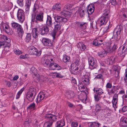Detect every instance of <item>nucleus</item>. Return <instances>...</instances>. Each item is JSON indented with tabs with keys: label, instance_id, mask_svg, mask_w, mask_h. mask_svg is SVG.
Listing matches in <instances>:
<instances>
[{
	"label": "nucleus",
	"instance_id": "obj_1",
	"mask_svg": "<svg viewBox=\"0 0 127 127\" xmlns=\"http://www.w3.org/2000/svg\"><path fill=\"white\" fill-rule=\"evenodd\" d=\"M55 22L54 23V30L58 31L61 28V26L63 24L67 22V19L65 17L58 16H56L55 17Z\"/></svg>",
	"mask_w": 127,
	"mask_h": 127
},
{
	"label": "nucleus",
	"instance_id": "obj_2",
	"mask_svg": "<svg viewBox=\"0 0 127 127\" xmlns=\"http://www.w3.org/2000/svg\"><path fill=\"white\" fill-rule=\"evenodd\" d=\"M10 41V39L6 36L0 35V47H5V49L7 47L8 48Z\"/></svg>",
	"mask_w": 127,
	"mask_h": 127
},
{
	"label": "nucleus",
	"instance_id": "obj_3",
	"mask_svg": "<svg viewBox=\"0 0 127 127\" xmlns=\"http://www.w3.org/2000/svg\"><path fill=\"white\" fill-rule=\"evenodd\" d=\"M45 118L49 120L47 121L44 123L43 127H51L52 126L53 122L56 121L57 119L56 116L51 114H46Z\"/></svg>",
	"mask_w": 127,
	"mask_h": 127
},
{
	"label": "nucleus",
	"instance_id": "obj_4",
	"mask_svg": "<svg viewBox=\"0 0 127 127\" xmlns=\"http://www.w3.org/2000/svg\"><path fill=\"white\" fill-rule=\"evenodd\" d=\"M108 14L109 13L106 11L100 18L99 21L100 26L106 24L109 21V17L108 15Z\"/></svg>",
	"mask_w": 127,
	"mask_h": 127
},
{
	"label": "nucleus",
	"instance_id": "obj_5",
	"mask_svg": "<svg viewBox=\"0 0 127 127\" xmlns=\"http://www.w3.org/2000/svg\"><path fill=\"white\" fill-rule=\"evenodd\" d=\"M122 30L121 26L120 25H118L117 26L113 32V35L112 38L117 39L118 38V37H120Z\"/></svg>",
	"mask_w": 127,
	"mask_h": 127
},
{
	"label": "nucleus",
	"instance_id": "obj_6",
	"mask_svg": "<svg viewBox=\"0 0 127 127\" xmlns=\"http://www.w3.org/2000/svg\"><path fill=\"white\" fill-rule=\"evenodd\" d=\"M43 12H40L39 14H37L36 17L35 16L34 19H33L31 18V23H33L34 22L37 23L39 22L43 21Z\"/></svg>",
	"mask_w": 127,
	"mask_h": 127
},
{
	"label": "nucleus",
	"instance_id": "obj_7",
	"mask_svg": "<svg viewBox=\"0 0 127 127\" xmlns=\"http://www.w3.org/2000/svg\"><path fill=\"white\" fill-rule=\"evenodd\" d=\"M17 16L19 22L21 23H23L25 20V15L23 11L21 9H19L17 13Z\"/></svg>",
	"mask_w": 127,
	"mask_h": 127
},
{
	"label": "nucleus",
	"instance_id": "obj_8",
	"mask_svg": "<svg viewBox=\"0 0 127 127\" xmlns=\"http://www.w3.org/2000/svg\"><path fill=\"white\" fill-rule=\"evenodd\" d=\"M127 54V46H124L122 50L119 49L118 51V55L123 59L125 56Z\"/></svg>",
	"mask_w": 127,
	"mask_h": 127
},
{
	"label": "nucleus",
	"instance_id": "obj_9",
	"mask_svg": "<svg viewBox=\"0 0 127 127\" xmlns=\"http://www.w3.org/2000/svg\"><path fill=\"white\" fill-rule=\"evenodd\" d=\"M29 51L31 54L35 56H39L41 53L40 51H38L33 46L30 47Z\"/></svg>",
	"mask_w": 127,
	"mask_h": 127
},
{
	"label": "nucleus",
	"instance_id": "obj_10",
	"mask_svg": "<svg viewBox=\"0 0 127 127\" xmlns=\"http://www.w3.org/2000/svg\"><path fill=\"white\" fill-rule=\"evenodd\" d=\"M89 65L93 67L94 69L97 67L96 61L95 59L92 57H90L88 59Z\"/></svg>",
	"mask_w": 127,
	"mask_h": 127
},
{
	"label": "nucleus",
	"instance_id": "obj_11",
	"mask_svg": "<svg viewBox=\"0 0 127 127\" xmlns=\"http://www.w3.org/2000/svg\"><path fill=\"white\" fill-rule=\"evenodd\" d=\"M42 42L45 46H51L52 45V42L49 39L45 38H43Z\"/></svg>",
	"mask_w": 127,
	"mask_h": 127
},
{
	"label": "nucleus",
	"instance_id": "obj_12",
	"mask_svg": "<svg viewBox=\"0 0 127 127\" xmlns=\"http://www.w3.org/2000/svg\"><path fill=\"white\" fill-rule=\"evenodd\" d=\"M50 28L49 26H46L40 29V31L41 34L43 35L47 34L49 32Z\"/></svg>",
	"mask_w": 127,
	"mask_h": 127
},
{
	"label": "nucleus",
	"instance_id": "obj_13",
	"mask_svg": "<svg viewBox=\"0 0 127 127\" xmlns=\"http://www.w3.org/2000/svg\"><path fill=\"white\" fill-rule=\"evenodd\" d=\"M120 44V42L119 41L117 40L115 42L114 45L112 47H109V49L110 52L114 51L118 48V46Z\"/></svg>",
	"mask_w": 127,
	"mask_h": 127
},
{
	"label": "nucleus",
	"instance_id": "obj_14",
	"mask_svg": "<svg viewBox=\"0 0 127 127\" xmlns=\"http://www.w3.org/2000/svg\"><path fill=\"white\" fill-rule=\"evenodd\" d=\"M39 8L38 5L36 3L34 5V7L33 10V13L32 14V18L33 19H34L35 16H36L38 11V9Z\"/></svg>",
	"mask_w": 127,
	"mask_h": 127
},
{
	"label": "nucleus",
	"instance_id": "obj_15",
	"mask_svg": "<svg viewBox=\"0 0 127 127\" xmlns=\"http://www.w3.org/2000/svg\"><path fill=\"white\" fill-rule=\"evenodd\" d=\"M26 96L27 99L31 102L32 101L34 100L35 96L33 94L28 92L27 93Z\"/></svg>",
	"mask_w": 127,
	"mask_h": 127
},
{
	"label": "nucleus",
	"instance_id": "obj_16",
	"mask_svg": "<svg viewBox=\"0 0 127 127\" xmlns=\"http://www.w3.org/2000/svg\"><path fill=\"white\" fill-rule=\"evenodd\" d=\"M32 37L35 39L37 38L39 35V32L36 28L32 29Z\"/></svg>",
	"mask_w": 127,
	"mask_h": 127
},
{
	"label": "nucleus",
	"instance_id": "obj_17",
	"mask_svg": "<svg viewBox=\"0 0 127 127\" xmlns=\"http://www.w3.org/2000/svg\"><path fill=\"white\" fill-rule=\"evenodd\" d=\"M89 76L88 75H85L82 77V81L86 85H88L89 84Z\"/></svg>",
	"mask_w": 127,
	"mask_h": 127
},
{
	"label": "nucleus",
	"instance_id": "obj_18",
	"mask_svg": "<svg viewBox=\"0 0 127 127\" xmlns=\"http://www.w3.org/2000/svg\"><path fill=\"white\" fill-rule=\"evenodd\" d=\"M47 97V96H45V95L43 93H40L37 97V102L39 103L44 98L46 99Z\"/></svg>",
	"mask_w": 127,
	"mask_h": 127
},
{
	"label": "nucleus",
	"instance_id": "obj_19",
	"mask_svg": "<svg viewBox=\"0 0 127 127\" xmlns=\"http://www.w3.org/2000/svg\"><path fill=\"white\" fill-rule=\"evenodd\" d=\"M77 47L80 50L82 51L85 50L86 49V46L82 42H80L78 43Z\"/></svg>",
	"mask_w": 127,
	"mask_h": 127
},
{
	"label": "nucleus",
	"instance_id": "obj_20",
	"mask_svg": "<svg viewBox=\"0 0 127 127\" xmlns=\"http://www.w3.org/2000/svg\"><path fill=\"white\" fill-rule=\"evenodd\" d=\"M87 7L88 14H92L94 12L95 9L94 5H89L87 6Z\"/></svg>",
	"mask_w": 127,
	"mask_h": 127
},
{
	"label": "nucleus",
	"instance_id": "obj_21",
	"mask_svg": "<svg viewBox=\"0 0 127 127\" xmlns=\"http://www.w3.org/2000/svg\"><path fill=\"white\" fill-rule=\"evenodd\" d=\"M3 30L7 33L8 34L10 33L12 29L10 28L9 26L7 24H5L3 26Z\"/></svg>",
	"mask_w": 127,
	"mask_h": 127
},
{
	"label": "nucleus",
	"instance_id": "obj_22",
	"mask_svg": "<svg viewBox=\"0 0 127 127\" xmlns=\"http://www.w3.org/2000/svg\"><path fill=\"white\" fill-rule=\"evenodd\" d=\"M63 61L66 64H70V57L66 55H64Z\"/></svg>",
	"mask_w": 127,
	"mask_h": 127
},
{
	"label": "nucleus",
	"instance_id": "obj_23",
	"mask_svg": "<svg viewBox=\"0 0 127 127\" xmlns=\"http://www.w3.org/2000/svg\"><path fill=\"white\" fill-rule=\"evenodd\" d=\"M94 91L96 94L100 95L103 93V90L100 88H95L94 89Z\"/></svg>",
	"mask_w": 127,
	"mask_h": 127
},
{
	"label": "nucleus",
	"instance_id": "obj_24",
	"mask_svg": "<svg viewBox=\"0 0 127 127\" xmlns=\"http://www.w3.org/2000/svg\"><path fill=\"white\" fill-rule=\"evenodd\" d=\"M61 14L65 17H69L72 14L71 12H69L67 10H64L61 12Z\"/></svg>",
	"mask_w": 127,
	"mask_h": 127
},
{
	"label": "nucleus",
	"instance_id": "obj_25",
	"mask_svg": "<svg viewBox=\"0 0 127 127\" xmlns=\"http://www.w3.org/2000/svg\"><path fill=\"white\" fill-rule=\"evenodd\" d=\"M46 23L47 25V26H48L50 27L52 25V18L49 15L47 16Z\"/></svg>",
	"mask_w": 127,
	"mask_h": 127
},
{
	"label": "nucleus",
	"instance_id": "obj_26",
	"mask_svg": "<svg viewBox=\"0 0 127 127\" xmlns=\"http://www.w3.org/2000/svg\"><path fill=\"white\" fill-rule=\"evenodd\" d=\"M61 8L60 3H57L53 6L52 9L54 10L60 11L61 10Z\"/></svg>",
	"mask_w": 127,
	"mask_h": 127
},
{
	"label": "nucleus",
	"instance_id": "obj_27",
	"mask_svg": "<svg viewBox=\"0 0 127 127\" xmlns=\"http://www.w3.org/2000/svg\"><path fill=\"white\" fill-rule=\"evenodd\" d=\"M17 29L19 37H22L23 34L24 33V31L22 26L21 25Z\"/></svg>",
	"mask_w": 127,
	"mask_h": 127
},
{
	"label": "nucleus",
	"instance_id": "obj_28",
	"mask_svg": "<svg viewBox=\"0 0 127 127\" xmlns=\"http://www.w3.org/2000/svg\"><path fill=\"white\" fill-rule=\"evenodd\" d=\"M100 124L97 122H93L89 123V127H99Z\"/></svg>",
	"mask_w": 127,
	"mask_h": 127
},
{
	"label": "nucleus",
	"instance_id": "obj_29",
	"mask_svg": "<svg viewBox=\"0 0 127 127\" xmlns=\"http://www.w3.org/2000/svg\"><path fill=\"white\" fill-rule=\"evenodd\" d=\"M71 69L72 72H77L79 69L78 66H76L75 64H71Z\"/></svg>",
	"mask_w": 127,
	"mask_h": 127
},
{
	"label": "nucleus",
	"instance_id": "obj_30",
	"mask_svg": "<svg viewBox=\"0 0 127 127\" xmlns=\"http://www.w3.org/2000/svg\"><path fill=\"white\" fill-rule=\"evenodd\" d=\"M120 124L124 127H127V118H124L120 122Z\"/></svg>",
	"mask_w": 127,
	"mask_h": 127
},
{
	"label": "nucleus",
	"instance_id": "obj_31",
	"mask_svg": "<svg viewBox=\"0 0 127 127\" xmlns=\"http://www.w3.org/2000/svg\"><path fill=\"white\" fill-rule=\"evenodd\" d=\"M57 125L56 127H62L65 125L64 121L63 120L58 121L57 122Z\"/></svg>",
	"mask_w": 127,
	"mask_h": 127
},
{
	"label": "nucleus",
	"instance_id": "obj_32",
	"mask_svg": "<svg viewBox=\"0 0 127 127\" xmlns=\"http://www.w3.org/2000/svg\"><path fill=\"white\" fill-rule=\"evenodd\" d=\"M91 24L92 25V28L94 29H98L96 26V22L95 20L93 19L91 20Z\"/></svg>",
	"mask_w": 127,
	"mask_h": 127
},
{
	"label": "nucleus",
	"instance_id": "obj_33",
	"mask_svg": "<svg viewBox=\"0 0 127 127\" xmlns=\"http://www.w3.org/2000/svg\"><path fill=\"white\" fill-rule=\"evenodd\" d=\"M28 92L31 93L35 95H36V90L34 88L31 87L30 88V91Z\"/></svg>",
	"mask_w": 127,
	"mask_h": 127
},
{
	"label": "nucleus",
	"instance_id": "obj_34",
	"mask_svg": "<svg viewBox=\"0 0 127 127\" xmlns=\"http://www.w3.org/2000/svg\"><path fill=\"white\" fill-rule=\"evenodd\" d=\"M12 27L14 29H18L21 25L18 23L15 22H13L11 24Z\"/></svg>",
	"mask_w": 127,
	"mask_h": 127
},
{
	"label": "nucleus",
	"instance_id": "obj_35",
	"mask_svg": "<svg viewBox=\"0 0 127 127\" xmlns=\"http://www.w3.org/2000/svg\"><path fill=\"white\" fill-rule=\"evenodd\" d=\"M35 108V105L34 102L31 104L27 107V109L34 110Z\"/></svg>",
	"mask_w": 127,
	"mask_h": 127
},
{
	"label": "nucleus",
	"instance_id": "obj_36",
	"mask_svg": "<svg viewBox=\"0 0 127 127\" xmlns=\"http://www.w3.org/2000/svg\"><path fill=\"white\" fill-rule=\"evenodd\" d=\"M78 10L80 13L81 17H84L85 15L84 10L82 9V8L80 7L78 9Z\"/></svg>",
	"mask_w": 127,
	"mask_h": 127
},
{
	"label": "nucleus",
	"instance_id": "obj_37",
	"mask_svg": "<svg viewBox=\"0 0 127 127\" xmlns=\"http://www.w3.org/2000/svg\"><path fill=\"white\" fill-rule=\"evenodd\" d=\"M102 44V43L100 42V41H98L97 39H95L93 41V44L96 46H99Z\"/></svg>",
	"mask_w": 127,
	"mask_h": 127
},
{
	"label": "nucleus",
	"instance_id": "obj_38",
	"mask_svg": "<svg viewBox=\"0 0 127 127\" xmlns=\"http://www.w3.org/2000/svg\"><path fill=\"white\" fill-rule=\"evenodd\" d=\"M107 52L106 51H103L101 52H100L98 53V55L100 57H103L106 56L107 54Z\"/></svg>",
	"mask_w": 127,
	"mask_h": 127
},
{
	"label": "nucleus",
	"instance_id": "obj_39",
	"mask_svg": "<svg viewBox=\"0 0 127 127\" xmlns=\"http://www.w3.org/2000/svg\"><path fill=\"white\" fill-rule=\"evenodd\" d=\"M24 88H22L17 93L16 98L17 99H18L20 97V96L22 93L23 91H24Z\"/></svg>",
	"mask_w": 127,
	"mask_h": 127
},
{
	"label": "nucleus",
	"instance_id": "obj_40",
	"mask_svg": "<svg viewBox=\"0 0 127 127\" xmlns=\"http://www.w3.org/2000/svg\"><path fill=\"white\" fill-rule=\"evenodd\" d=\"M117 100L113 99L112 102L113 104V107L115 108V109L117 108Z\"/></svg>",
	"mask_w": 127,
	"mask_h": 127
},
{
	"label": "nucleus",
	"instance_id": "obj_41",
	"mask_svg": "<svg viewBox=\"0 0 127 127\" xmlns=\"http://www.w3.org/2000/svg\"><path fill=\"white\" fill-rule=\"evenodd\" d=\"M122 111L124 114L127 115V106H124L122 108Z\"/></svg>",
	"mask_w": 127,
	"mask_h": 127
},
{
	"label": "nucleus",
	"instance_id": "obj_42",
	"mask_svg": "<svg viewBox=\"0 0 127 127\" xmlns=\"http://www.w3.org/2000/svg\"><path fill=\"white\" fill-rule=\"evenodd\" d=\"M31 37V35L30 33H28L26 38V41L28 42L30 40Z\"/></svg>",
	"mask_w": 127,
	"mask_h": 127
},
{
	"label": "nucleus",
	"instance_id": "obj_43",
	"mask_svg": "<svg viewBox=\"0 0 127 127\" xmlns=\"http://www.w3.org/2000/svg\"><path fill=\"white\" fill-rule=\"evenodd\" d=\"M67 96L69 98H71L73 97L75 95V94L72 92L70 91L68 93Z\"/></svg>",
	"mask_w": 127,
	"mask_h": 127
},
{
	"label": "nucleus",
	"instance_id": "obj_44",
	"mask_svg": "<svg viewBox=\"0 0 127 127\" xmlns=\"http://www.w3.org/2000/svg\"><path fill=\"white\" fill-rule=\"evenodd\" d=\"M15 54L17 55H19L22 53V52L18 49H16L14 50Z\"/></svg>",
	"mask_w": 127,
	"mask_h": 127
},
{
	"label": "nucleus",
	"instance_id": "obj_45",
	"mask_svg": "<svg viewBox=\"0 0 127 127\" xmlns=\"http://www.w3.org/2000/svg\"><path fill=\"white\" fill-rule=\"evenodd\" d=\"M95 100L96 101H98L100 99L101 97L100 95H95L94 96Z\"/></svg>",
	"mask_w": 127,
	"mask_h": 127
},
{
	"label": "nucleus",
	"instance_id": "obj_46",
	"mask_svg": "<svg viewBox=\"0 0 127 127\" xmlns=\"http://www.w3.org/2000/svg\"><path fill=\"white\" fill-rule=\"evenodd\" d=\"M31 122V120L29 119L25 122V125L26 126H29Z\"/></svg>",
	"mask_w": 127,
	"mask_h": 127
},
{
	"label": "nucleus",
	"instance_id": "obj_47",
	"mask_svg": "<svg viewBox=\"0 0 127 127\" xmlns=\"http://www.w3.org/2000/svg\"><path fill=\"white\" fill-rule=\"evenodd\" d=\"M72 6L71 5L69 4H68L65 5L64 8V9L66 10H69L70 9L71 7Z\"/></svg>",
	"mask_w": 127,
	"mask_h": 127
},
{
	"label": "nucleus",
	"instance_id": "obj_48",
	"mask_svg": "<svg viewBox=\"0 0 127 127\" xmlns=\"http://www.w3.org/2000/svg\"><path fill=\"white\" fill-rule=\"evenodd\" d=\"M95 107V111L96 112H99L100 111L101 107L99 104H98L96 105Z\"/></svg>",
	"mask_w": 127,
	"mask_h": 127
},
{
	"label": "nucleus",
	"instance_id": "obj_49",
	"mask_svg": "<svg viewBox=\"0 0 127 127\" xmlns=\"http://www.w3.org/2000/svg\"><path fill=\"white\" fill-rule=\"evenodd\" d=\"M115 58L113 57H111L109 59V61L110 64H112L115 61Z\"/></svg>",
	"mask_w": 127,
	"mask_h": 127
},
{
	"label": "nucleus",
	"instance_id": "obj_50",
	"mask_svg": "<svg viewBox=\"0 0 127 127\" xmlns=\"http://www.w3.org/2000/svg\"><path fill=\"white\" fill-rule=\"evenodd\" d=\"M44 60V62H45V64H46L47 65H48L50 63V60L48 59H46L45 61L44 58H42L41 61Z\"/></svg>",
	"mask_w": 127,
	"mask_h": 127
},
{
	"label": "nucleus",
	"instance_id": "obj_51",
	"mask_svg": "<svg viewBox=\"0 0 127 127\" xmlns=\"http://www.w3.org/2000/svg\"><path fill=\"white\" fill-rule=\"evenodd\" d=\"M71 126L72 127H77L78 126V123L77 122H72L71 123Z\"/></svg>",
	"mask_w": 127,
	"mask_h": 127
},
{
	"label": "nucleus",
	"instance_id": "obj_52",
	"mask_svg": "<svg viewBox=\"0 0 127 127\" xmlns=\"http://www.w3.org/2000/svg\"><path fill=\"white\" fill-rule=\"evenodd\" d=\"M39 79L40 80L44 81L47 78H46L45 77H44L43 76L41 75L39 76Z\"/></svg>",
	"mask_w": 127,
	"mask_h": 127
},
{
	"label": "nucleus",
	"instance_id": "obj_53",
	"mask_svg": "<svg viewBox=\"0 0 127 127\" xmlns=\"http://www.w3.org/2000/svg\"><path fill=\"white\" fill-rule=\"evenodd\" d=\"M23 0H18L17 3L21 6H23Z\"/></svg>",
	"mask_w": 127,
	"mask_h": 127
},
{
	"label": "nucleus",
	"instance_id": "obj_54",
	"mask_svg": "<svg viewBox=\"0 0 127 127\" xmlns=\"http://www.w3.org/2000/svg\"><path fill=\"white\" fill-rule=\"evenodd\" d=\"M110 1L111 4L114 5H117V3L116 0H110Z\"/></svg>",
	"mask_w": 127,
	"mask_h": 127
},
{
	"label": "nucleus",
	"instance_id": "obj_55",
	"mask_svg": "<svg viewBox=\"0 0 127 127\" xmlns=\"http://www.w3.org/2000/svg\"><path fill=\"white\" fill-rule=\"evenodd\" d=\"M116 91V90L113 88H112L110 91L108 92V93L109 95H111L112 94H114Z\"/></svg>",
	"mask_w": 127,
	"mask_h": 127
},
{
	"label": "nucleus",
	"instance_id": "obj_56",
	"mask_svg": "<svg viewBox=\"0 0 127 127\" xmlns=\"http://www.w3.org/2000/svg\"><path fill=\"white\" fill-rule=\"evenodd\" d=\"M54 73L56 74V77L58 78H62L63 77V76L61 75L60 73L56 72Z\"/></svg>",
	"mask_w": 127,
	"mask_h": 127
},
{
	"label": "nucleus",
	"instance_id": "obj_57",
	"mask_svg": "<svg viewBox=\"0 0 127 127\" xmlns=\"http://www.w3.org/2000/svg\"><path fill=\"white\" fill-rule=\"evenodd\" d=\"M55 63H51L49 65V67L52 70H54L55 69Z\"/></svg>",
	"mask_w": 127,
	"mask_h": 127
},
{
	"label": "nucleus",
	"instance_id": "obj_58",
	"mask_svg": "<svg viewBox=\"0 0 127 127\" xmlns=\"http://www.w3.org/2000/svg\"><path fill=\"white\" fill-rule=\"evenodd\" d=\"M28 55L26 54L25 55H21L20 56V58L25 59V58H28Z\"/></svg>",
	"mask_w": 127,
	"mask_h": 127
},
{
	"label": "nucleus",
	"instance_id": "obj_59",
	"mask_svg": "<svg viewBox=\"0 0 127 127\" xmlns=\"http://www.w3.org/2000/svg\"><path fill=\"white\" fill-rule=\"evenodd\" d=\"M31 3V1L28 0L26 1L25 5L27 6H30Z\"/></svg>",
	"mask_w": 127,
	"mask_h": 127
},
{
	"label": "nucleus",
	"instance_id": "obj_60",
	"mask_svg": "<svg viewBox=\"0 0 127 127\" xmlns=\"http://www.w3.org/2000/svg\"><path fill=\"white\" fill-rule=\"evenodd\" d=\"M112 86L111 83H108L106 86V87L107 88H110Z\"/></svg>",
	"mask_w": 127,
	"mask_h": 127
},
{
	"label": "nucleus",
	"instance_id": "obj_61",
	"mask_svg": "<svg viewBox=\"0 0 127 127\" xmlns=\"http://www.w3.org/2000/svg\"><path fill=\"white\" fill-rule=\"evenodd\" d=\"M55 68H58L57 69L58 70L60 69H61V67L58 64L56 63H55Z\"/></svg>",
	"mask_w": 127,
	"mask_h": 127
},
{
	"label": "nucleus",
	"instance_id": "obj_62",
	"mask_svg": "<svg viewBox=\"0 0 127 127\" xmlns=\"http://www.w3.org/2000/svg\"><path fill=\"white\" fill-rule=\"evenodd\" d=\"M125 76L124 77V79L125 82L127 84V73L126 72L125 73Z\"/></svg>",
	"mask_w": 127,
	"mask_h": 127
},
{
	"label": "nucleus",
	"instance_id": "obj_63",
	"mask_svg": "<svg viewBox=\"0 0 127 127\" xmlns=\"http://www.w3.org/2000/svg\"><path fill=\"white\" fill-rule=\"evenodd\" d=\"M79 61L78 60H76L75 62L72 64H73V65L74 64H75V65L76 66H78V64L79 63Z\"/></svg>",
	"mask_w": 127,
	"mask_h": 127
},
{
	"label": "nucleus",
	"instance_id": "obj_64",
	"mask_svg": "<svg viewBox=\"0 0 127 127\" xmlns=\"http://www.w3.org/2000/svg\"><path fill=\"white\" fill-rule=\"evenodd\" d=\"M84 85L81 82H79L78 85L79 89H81V87H82Z\"/></svg>",
	"mask_w": 127,
	"mask_h": 127
}]
</instances>
